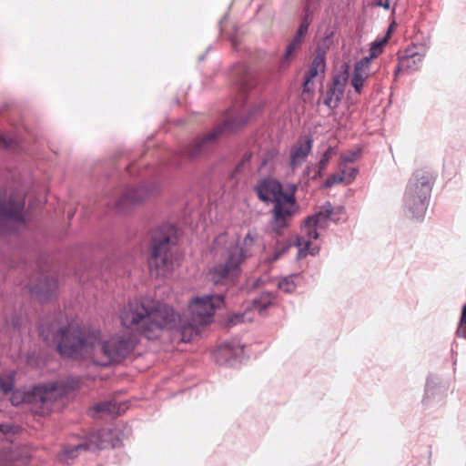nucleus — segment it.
<instances>
[{"instance_id":"nucleus-1","label":"nucleus","mask_w":466,"mask_h":466,"mask_svg":"<svg viewBox=\"0 0 466 466\" xmlns=\"http://www.w3.org/2000/svg\"><path fill=\"white\" fill-rule=\"evenodd\" d=\"M224 303L221 295L196 297L188 304V319L184 320L167 304L149 299L129 301L120 311L121 324L148 339H156L164 330L177 328L183 342H190L202 327L211 323L215 310Z\"/></svg>"},{"instance_id":"nucleus-2","label":"nucleus","mask_w":466,"mask_h":466,"mask_svg":"<svg viewBox=\"0 0 466 466\" xmlns=\"http://www.w3.org/2000/svg\"><path fill=\"white\" fill-rule=\"evenodd\" d=\"M57 350L60 355L87 360L99 366L119 362L135 348L130 335L121 334L105 339L99 330L87 331L79 327L69 326L59 333Z\"/></svg>"},{"instance_id":"nucleus-3","label":"nucleus","mask_w":466,"mask_h":466,"mask_svg":"<svg viewBox=\"0 0 466 466\" xmlns=\"http://www.w3.org/2000/svg\"><path fill=\"white\" fill-rule=\"evenodd\" d=\"M255 191L261 201L274 204L271 227L277 234H280L296 211L294 194L285 193L281 184L272 178L259 181Z\"/></svg>"},{"instance_id":"nucleus-4","label":"nucleus","mask_w":466,"mask_h":466,"mask_svg":"<svg viewBox=\"0 0 466 466\" xmlns=\"http://www.w3.org/2000/svg\"><path fill=\"white\" fill-rule=\"evenodd\" d=\"M255 242L251 233H248L243 239L241 247L236 245L228 248L221 254V261L216 264L209 270L211 280L214 283H220L226 279L237 277L240 272V265L250 256L249 248Z\"/></svg>"},{"instance_id":"nucleus-5","label":"nucleus","mask_w":466,"mask_h":466,"mask_svg":"<svg viewBox=\"0 0 466 466\" xmlns=\"http://www.w3.org/2000/svg\"><path fill=\"white\" fill-rule=\"evenodd\" d=\"M64 390L56 384L50 387L38 386L31 391H12L10 401L14 406L27 404L32 412L45 416L51 412L56 401L63 396Z\"/></svg>"},{"instance_id":"nucleus-6","label":"nucleus","mask_w":466,"mask_h":466,"mask_svg":"<svg viewBox=\"0 0 466 466\" xmlns=\"http://www.w3.org/2000/svg\"><path fill=\"white\" fill-rule=\"evenodd\" d=\"M343 208H339L337 210L333 206L327 202L320 209L307 218L303 227V235L298 238L297 246L299 248L298 258H302L306 256L315 255L319 251V247L312 244V240L319 238L318 229L324 228L328 220H335V215L342 212Z\"/></svg>"},{"instance_id":"nucleus-7","label":"nucleus","mask_w":466,"mask_h":466,"mask_svg":"<svg viewBox=\"0 0 466 466\" xmlns=\"http://www.w3.org/2000/svg\"><path fill=\"white\" fill-rule=\"evenodd\" d=\"M247 121L248 118L238 119V116L234 119H226L223 125L217 126L210 132L198 136L184 145L180 149V156L191 161L200 159L208 153L221 134L232 131Z\"/></svg>"},{"instance_id":"nucleus-8","label":"nucleus","mask_w":466,"mask_h":466,"mask_svg":"<svg viewBox=\"0 0 466 466\" xmlns=\"http://www.w3.org/2000/svg\"><path fill=\"white\" fill-rule=\"evenodd\" d=\"M431 177L428 173L417 172L410 180L406 193L405 203L412 217H421L426 209V200L431 193Z\"/></svg>"},{"instance_id":"nucleus-9","label":"nucleus","mask_w":466,"mask_h":466,"mask_svg":"<svg viewBox=\"0 0 466 466\" xmlns=\"http://www.w3.org/2000/svg\"><path fill=\"white\" fill-rule=\"evenodd\" d=\"M177 261L176 253L168 237H163L159 240L155 239L152 247L151 257L148 259L151 276L164 278L170 274Z\"/></svg>"},{"instance_id":"nucleus-10","label":"nucleus","mask_w":466,"mask_h":466,"mask_svg":"<svg viewBox=\"0 0 466 466\" xmlns=\"http://www.w3.org/2000/svg\"><path fill=\"white\" fill-rule=\"evenodd\" d=\"M150 197V191L146 187H128L113 190L106 198V204L116 211L124 213L138 203Z\"/></svg>"},{"instance_id":"nucleus-11","label":"nucleus","mask_w":466,"mask_h":466,"mask_svg":"<svg viewBox=\"0 0 466 466\" xmlns=\"http://www.w3.org/2000/svg\"><path fill=\"white\" fill-rule=\"evenodd\" d=\"M22 198L12 197L7 203L0 200V232L18 229L25 224Z\"/></svg>"},{"instance_id":"nucleus-12","label":"nucleus","mask_w":466,"mask_h":466,"mask_svg":"<svg viewBox=\"0 0 466 466\" xmlns=\"http://www.w3.org/2000/svg\"><path fill=\"white\" fill-rule=\"evenodd\" d=\"M343 67L345 69L333 77L327 92L322 96L323 104L330 109H334L339 106L349 79V65L345 64Z\"/></svg>"},{"instance_id":"nucleus-13","label":"nucleus","mask_w":466,"mask_h":466,"mask_svg":"<svg viewBox=\"0 0 466 466\" xmlns=\"http://www.w3.org/2000/svg\"><path fill=\"white\" fill-rule=\"evenodd\" d=\"M275 301V297L270 292H262L256 299H253V309H248L243 314H236L229 319L230 324L236 325L245 321H251L254 318V310L262 314L263 311L272 306Z\"/></svg>"},{"instance_id":"nucleus-14","label":"nucleus","mask_w":466,"mask_h":466,"mask_svg":"<svg viewBox=\"0 0 466 466\" xmlns=\"http://www.w3.org/2000/svg\"><path fill=\"white\" fill-rule=\"evenodd\" d=\"M423 62V55L415 52L411 48H407L403 55L399 57V62L395 69V76L400 73H412L420 68Z\"/></svg>"},{"instance_id":"nucleus-15","label":"nucleus","mask_w":466,"mask_h":466,"mask_svg":"<svg viewBox=\"0 0 466 466\" xmlns=\"http://www.w3.org/2000/svg\"><path fill=\"white\" fill-rule=\"evenodd\" d=\"M312 139L304 137L299 139L290 149L289 158L292 168L300 167L306 160L312 148Z\"/></svg>"},{"instance_id":"nucleus-16","label":"nucleus","mask_w":466,"mask_h":466,"mask_svg":"<svg viewBox=\"0 0 466 466\" xmlns=\"http://www.w3.org/2000/svg\"><path fill=\"white\" fill-rule=\"evenodd\" d=\"M237 85L242 94L251 90L257 84L254 73L246 65H238L235 68Z\"/></svg>"},{"instance_id":"nucleus-17","label":"nucleus","mask_w":466,"mask_h":466,"mask_svg":"<svg viewBox=\"0 0 466 466\" xmlns=\"http://www.w3.org/2000/svg\"><path fill=\"white\" fill-rule=\"evenodd\" d=\"M370 75V58L364 57L355 64L351 77V86L356 93L360 94L364 82Z\"/></svg>"},{"instance_id":"nucleus-18","label":"nucleus","mask_w":466,"mask_h":466,"mask_svg":"<svg viewBox=\"0 0 466 466\" xmlns=\"http://www.w3.org/2000/svg\"><path fill=\"white\" fill-rule=\"evenodd\" d=\"M325 55L317 53L314 56L309 70L305 73V81L303 85V93L310 92V82L320 73L325 71Z\"/></svg>"},{"instance_id":"nucleus-19","label":"nucleus","mask_w":466,"mask_h":466,"mask_svg":"<svg viewBox=\"0 0 466 466\" xmlns=\"http://www.w3.org/2000/svg\"><path fill=\"white\" fill-rule=\"evenodd\" d=\"M0 460L2 466H26L29 462V456L24 450L15 448L3 451Z\"/></svg>"},{"instance_id":"nucleus-20","label":"nucleus","mask_w":466,"mask_h":466,"mask_svg":"<svg viewBox=\"0 0 466 466\" xmlns=\"http://www.w3.org/2000/svg\"><path fill=\"white\" fill-rule=\"evenodd\" d=\"M111 441V432L108 430L103 429L97 432L90 434L88 441H85V443L88 445V450H102L113 446Z\"/></svg>"},{"instance_id":"nucleus-21","label":"nucleus","mask_w":466,"mask_h":466,"mask_svg":"<svg viewBox=\"0 0 466 466\" xmlns=\"http://www.w3.org/2000/svg\"><path fill=\"white\" fill-rule=\"evenodd\" d=\"M56 289L57 282L53 278H46L39 284L29 287L30 292L38 296L41 299H48Z\"/></svg>"},{"instance_id":"nucleus-22","label":"nucleus","mask_w":466,"mask_h":466,"mask_svg":"<svg viewBox=\"0 0 466 466\" xmlns=\"http://www.w3.org/2000/svg\"><path fill=\"white\" fill-rule=\"evenodd\" d=\"M88 445L85 442L76 445H65L57 454L58 461L69 464L81 451H87Z\"/></svg>"},{"instance_id":"nucleus-23","label":"nucleus","mask_w":466,"mask_h":466,"mask_svg":"<svg viewBox=\"0 0 466 466\" xmlns=\"http://www.w3.org/2000/svg\"><path fill=\"white\" fill-rule=\"evenodd\" d=\"M349 169L350 171V173L349 175H346V168L341 167V173L339 172V173L329 176L324 183V187H330L336 184H339L342 182H344L346 184L351 183L354 180V178L356 177L358 170L355 167H350Z\"/></svg>"},{"instance_id":"nucleus-24","label":"nucleus","mask_w":466,"mask_h":466,"mask_svg":"<svg viewBox=\"0 0 466 466\" xmlns=\"http://www.w3.org/2000/svg\"><path fill=\"white\" fill-rule=\"evenodd\" d=\"M116 404L113 401L106 400L95 404L88 410V414L92 418L98 417L101 414H117Z\"/></svg>"},{"instance_id":"nucleus-25","label":"nucleus","mask_w":466,"mask_h":466,"mask_svg":"<svg viewBox=\"0 0 466 466\" xmlns=\"http://www.w3.org/2000/svg\"><path fill=\"white\" fill-rule=\"evenodd\" d=\"M302 277L299 274H292L285 277L279 282V288L286 293L295 291L297 286L300 284Z\"/></svg>"},{"instance_id":"nucleus-26","label":"nucleus","mask_w":466,"mask_h":466,"mask_svg":"<svg viewBox=\"0 0 466 466\" xmlns=\"http://www.w3.org/2000/svg\"><path fill=\"white\" fill-rule=\"evenodd\" d=\"M299 48L300 46H299L298 44L292 43L291 41L289 43L280 60L279 66L281 69H286L289 66V63L291 59L294 57L295 53Z\"/></svg>"},{"instance_id":"nucleus-27","label":"nucleus","mask_w":466,"mask_h":466,"mask_svg":"<svg viewBox=\"0 0 466 466\" xmlns=\"http://www.w3.org/2000/svg\"><path fill=\"white\" fill-rule=\"evenodd\" d=\"M335 154L334 148L329 147L321 157L318 170L315 171L314 176L312 177L313 179H317L318 177H320L322 176V171L325 170L329 163V160Z\"/></svg>"},{"instance_id":"nucleus-28","label":"nucleus","mask_w":466,"mask_h":466,"mask_svg":"<svg viewBox=\"0 0 466 466\" xmlns=\"http://www.w3.org/2000/svg\"><path fill=\"white\" fill-rule=\"evenodd\" d=\"M14 372L0 374V390L6 394L12 391L14 386Z\"/></svg>"},{"instance_id":"nucleus-29","label":"nucleus","mask_w":466,"mask_h":466,"mask_svg":"<svg viewBox=\"0 0 466 466\" xmlns=\"http://www.w3.org/2000/svg\"><path fill=\"white\" fill-rule=\"evenodd\" d=\"M18 432V427L10 424H0V441H12L11 438Z\"/></svg>"},{"instance_id":"nucleus-30","label":"nucleus","mask_w":466,"mask_h":466,"mask_svg":"<svg viewBox=\"0 0 466 466\" xmlns=\"http://www.w3.org/2000/svg\"><path fill=\"white\" fill-rule=\"evenodd\" d=\"M385 42H386L385 40L379 41V42L376 41L371 45L370 49V56H367L368 58H370V61L371 59L379 56L382 53Z\"/></svg>"},{"instance_id":"nucleus-31","label":"nucleus","mask_w":466,"mask_h":466,"mask_svg":"<svg viewBox=\"0 0 466 466\" xmlns=\"http://www.w3.org/2000/svg\"><path fill=\"white\" fill-rule=\"evenodd\" d=\"M457 335L466 339V304L463 306L461 310V316L457 329Z\"/></svg>"},{"instance_id":"nucleus-32","label":"nucleus","mask_w":466,"mask_h":466,"mask_svg":"<svg viewBox=\"0 0 466 466\" xmlns=\"http://www.w3.org/2000/svg\"><path fill=\"white\" fill-rule=\"evenodd\" d=\"M310 24H311V17H310L309 14L307 12L302 19L300 25L299 26V28L297 30V33H299V35H303L305 36V35L307 34V32L309 30Z\"/></svg>"},{"instance_id":"nucleus-33","label":"nucleus","mask_w":466,"mask_h":466,"mask_svg":"<svg viewBox=\"0 0 466 466\" xmlns=\"http://www.w3.org/2000/svg\"><path fill=\"white\" fill-rule=\"evenodd\" d=\"M288 249V247H282L280 249L276 250L272 256L268 257L265 261L268 264L278 260Z\"/></svg>"},{"instance_id":"nucleus-34","label":"nucleus","mask_w":466,"mask_h":466,"mask_svg":"<svg viewBox=\"0 0 466 466\" xmlns=\"http://www.w3.org/2000/svg\"><path fill=\"white\" fill-rule=\"evenodd\" d=\"M351 161L350 158H344L343 161L339 164V171L341 173V167H345L346 168V175H349L350 173V167H352L351 166H349L348 165V162Z\"/></svg>"},{"instance_id":"nucleus-35","label":"nucleus","mask_w":466,"mask_h":466,"mask_svg":"<svg viewBox=\"0 0 466 466\" xmlns=\"http://www.w3.org/2000/svg\"><path fill=\"white\" fill-rule=\"evenodd\" d=\"M12 140L0 134V147H9Z\"/></svg>"},{"instance_id":"nucleus-36","label":"nucleus","mask_w":466,"mask_h":466,"mask_svg":"<svg viewBox=\"0 0 466 466\" xmlns=\"http://www.w3.org/2000/svg\"><path fill=\"white\" fill-rule=\"evenodd\" d=\"M226 240H227V235L223 234V235H219L216 240H215V247L214 248L217 249V248L224 243H226Z\"/></svg>"},{"instance_id":"nucleus-37","label":"nucleus","mask_w":466,"mask_h":466,"mask_svg":"<svg viewBox=\"0 0 466 466\" xmlns=\"http://www.w3.org/2000/svg\"><path fill=\"white\" fill-rule=\"evenodd\" d=\"M303 38H304V35H299V33L296 32V35H294V37L291 39V42L292 43H295V44H298L299 46H301V44H302V41H303Z\"/></svg>"},{"instance_id":"nucleus-38","label":"nucleus","mask_w":466,"mask_h":466,"mask_svg":"<svg viewBox=\"0 0 466 466\" xmlns=\"http://www.w3.org/2000/svg\"><path fill=\"white\" fill-rule=\"evenodd\" d=\"M375 5L385 9L390 8V0H376Z\"/></svg>"},{"instance_id":"nucleus-39","label":"nucleus","mask_w":466,"mask_h":466,"mask_svg":"<svg viewBox=\"0 0 466 466\" xmlns=\"http://www.w3.org/2000/svg\"><path fill=\"white\" fill-rule=\"evenodd\" d=\"M228 349H227V348H221V349L219 350V352H218V353H219V354H223V355H225V354H227V353H228Z\"/></svg>"}]
</instances>
